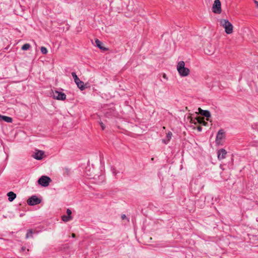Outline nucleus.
<instances>
[{
  "mask_svg": "<svg viewBox=\"0 0 258 258\" xmlns=\"http://www.w3.org/2000/svg\"><path fill=\"white\" fill-rule=\"evenodd\" d=\"M220 26L223 27L226 34H230L233 32L232 24L227 20L220 19L219 20Z\"/></svg>",
  "mask_w": 258,
  "mask_h": 258,
  "instance_id": "1",
  "label": "nucleus"
},
{
  "mask_svg": "<svg viewBox=\"0 0 258 258\" xmlns=\"http://www.w3.org/2000/svg\"><path fill=\"white\" fill-rule=\"evenodd\" d=\"M177 70L181 77H186L189 74V70L185 67V63L183 61H180L178 63Z\"/></svg>",
  "mask_w": 258,
  "mask_h": 258,
  "instance_id": "2",
  "label": "nucleus"
},
{
  "mask_svg": "<svg viewBox=\"0 0 258 258\" xmlns=\"http://www.w3.org/2000/svg\"><path fill=\"white\" fill-rule=\"evenodd\" d=\"M51 181V179L50 177L47 176L43 175L39 178L38 183L43 187H46L49 185Z\"/></svg>",
  "mask_w": 258,
  "mask_h": 258,
  "instance_id": "3",
  "label": "nucleus"
},
{
  "mask_svg": "<svg viewBox=\"0 0 258 258\" xmlns=\"http://www.w3.org/2000/svg\"><path fill=\"white\" fill-rule=\"evenodd\" d=\"M41 200L38 198L36 196H32L27 200V204L30 206H34L40 204Z\"/></svg>",
  "mask_w": 258,
  "mask_h": 258,
  "instance_id": "4",
  "label": "nucleus"
},
{
  "mask_svg": "<svg viewBox=\"0 0 258 258\" xmlns=\"http://www.w3.org/2000/svg\"><path fill=\"white\" fill-rule=\"evenodd\" d=\"M52 96L54 99L59 100H64L66 98V95L65 93L58 91L52 92Z\"/></svg>",
  "mask_w": 258,
  "mask_h": 258,
  "instance_id": "5",
  "label": "nucleus"
},
{
  "mask_svg": "<svg viewBox=\"0 0 258 258\" xmlns=\"http://www.w3.org/2000/svg\"><path fill=\"white\" fill-rule=\"evenodd\" d=\"M212 11L214 13L220 14L221 13V2L220 0H215L212 7Z\"/></svg>",
  "mask_w": 258,
  "mask_h": 258,
  "instance_id": "6",
  "label": "nucleus"
},
{
  "mask_svg": "<svg viewBox=\"0 0 258 258\" xmlns=\"http://www.w3.org/2000/svg\"><path fill=\"white\" fill-rule=\"evenodd\" d=\"M225 138V132L223 130H220L216 136V142L217 144H222L223 140Z\"/></svg>",
  "mask_w": 258,
  "mask_h": 258,
  "instance_id": "7",
  "label": "nucleus"
},
{
  "mask_svg": "<svg viewBox=\"0 0 258 258\" xmlns=\"http://www.w3.org/2000/svg\"><path fill=\"white\" fill-rule=\"evenodd\" d=\"M227 154L226 151L224 149H220L218 151L217 155L218 158L219 160H221L224 159L226 158V155Z\"/></svg>",
  "mask_w": 258,
  "mask_h": 258,
  "instance_id": "8",
  "label": "nucleus"
},
{
  "mask_svg": "<svg viewBox=\"0 0 258 258\" xmlns=\"http://www.w3.org/2000/svg\"><path fill=\"white\" fill-rule=\"evenodd\" d=\"M4 121L8 123H11L13 121V119L11 117L0 114V121Z\"/></svg>",
  "mask_w": 258,
  "mask_h": 258,
  "instance_id": "9",
  "label": "nucleus"
},
{
  "mask_svg": "<svg viewBox=\"0 0 258 258\" xmlns=\"http://www.w3.org/2000/svg\"><path fill=\"white\" fill-rule=\"evenodd\" d=\"M44 152L42 151H38V152L34 153L33 157L37 160H41L43 158Z\"/></svg>",
  "mask_w": 258,
  "mask_h": 258,
  "instance_id": "10",
  "label": "nucleus"
},
{
  "mask_svg": "<svg viewBox=\"0 0 258 258\" xmlns=\"http://www.w3.org/2000/svg\"><path fill=\"white\" fill-rule=\"evenodd\" d=\"M76 85H77V87L82 91L85 90L86 88V87L84 85V83L81 81L80 79H78V81H76L75 82Z\"/></svg>",
  "mask_w": 258,
  "mask_h": 258,
  "instance_id": "11",
  "label": "nucleus"
},
{
  "mask_svg": "<svg viewBox=\"0 0 258 258\" xmlns=\"http://www.w3.org/2000/svg\"><path fill=\"white\" fill-rule=\"evenodd\" d=\"M95 42L96 46H97L100 49L103 50H107V48L103 46L102 42L100 41L99 39H96L95 40Z\"/></svg>",
  "mask_w": 258,
  "mask_h": 258,
  "instance_id": "12",
  "label": "nucleus"
},
{
  "mask_svg": "<svg viewBox=\"0 0 258 258\" xmlns=\"http://www.w3.org/2000/svg\"><path fill=\"white\" fill-rule=\"evenodd\" d=\"M172 136V133L170 132H169L166 135V138L162 140V142L164 144H167L169 143V142L170 141V140H171Z\"/></svg>",
  "mask_w": 258,
  "mask_h": 258,
  "instance_id": "13",
  "label": "nucleus"
},
{
  "mask_svg": "<svg viewBox=\"0 0 258 258\" xmlns=\"http://www.w3.org/2000/svg\"><path fill=\"white\" fill-rule=\"evenodd\" d=\"M8 200L10 202H12L16 198V194L13 191H10L7 194Z\"/></svg>",
  "mask_w": 258,
  "mask_h": 258,
  "instance_id": "14",
  "label": "nucleus"
},
{
  "mask_svg": "<svg viewBox=\"0 0 258 258\" xmlns=\"http://www.w3.org/2000/svg\"><path fill=\"white\" fill-rule=\"evenodd\" d=\"M199 110L201 111V114L202 115L206 117H210L211 116V113L208 110H202L201 108H199Z\"/></svg>",
  "mask_w": 258,
  "mask_h": 258,
  "instance_id": "15",
  "label": "nucleus"
},
{
  "mask_svg": "<svg viewBox=\"0 0 258 258\" xmlns=\"http://www.w3.org/2000/svg\"><path fill=\"white\" fill-rule=\"evenodd\" d=\"M61 219L63 221L65 222H67L70 221V220L73 219V217L72 216H69L68 215H63L61 216Z\"/></svg>",
  "mask_w": 258,
  "mask_h": 258,
  "instance_id": "16",
  "label": "nucleus"
},
{
  "mask_svg": "<svg viewBox=\"0 0 258 258\" xmlns=\"http://www.w3.org/2000/svg\"><path fill=\"white\" fill-rule=\"evenodd\" d=\"M33 230L32 229H29L27 231V234L26 235V238L28 239L29 238H32L33 237Z\"/></svg>",
  "mask_w": 258,
  "mask_h": 258,
  "instance_id": "17",
  "label": "nucleus"
},
{
  "mask_svg": "<svg viewBox=\"0 0 258 258\" xmlns=\"http://www.w3.org/2000/svg\"><path fill=\"white\" fill-rule=\"evenodd\" d=\"M30 47L31 46L29 43H26L22 46V49L23 50H28Z\"/></svg>",
  "mask_w": 258,
  "mask_h": 258,
  "instance_id": "18",
  "label": "nucleus"
},
{
  "mask_svg": "<svg viewBox=\"0 0 258 258\" xmlns=\"http://www.w3.org/2000/svg\"><path fill=\"white\" fill-rule=\"evenodd\" d=\"M41 52L43 54H46L47 53V49L45 47L42 46L41 47Z\"/></svg>",
  "mask_w": 258,
  "mask_h": 258,
  "instance_id": "19",
  "label": "nucleus"
},
{
  "mask_svg": "<svg viewBox=\"0 0 258 258\" xmlns=\"http://www.w3.org/2000/svg\"><path fill=\"white\" fill-rule=\"evenodd\" d=\"M72 76L73 78H74L75 82L76 81H78V79L79 78L78 77V76L76 75V73L72 72Z\"/></svg>",
  "mask_w": 258,
  "mask_h": 258,
  "instance_id": "20",
  "label": "nucleus"
},
{
  "mask_svg": "<svg viewBox=\"0 0 258 258\" xmlns=\"http://www.w3.org/2000/svg\"><path fill=\"white\" fill-rule=\"evenodd\" d=\"M67 214L68 216H71V214H72V211L69 209H68L67 210Z\"/></svg>",
  "mask_w": 258,
  "mask_h": 258,
  "instance_id": "21",
  "label": "nucleus"
},
{
  "mask_svg": "<svg viewBox=\"0 0 258 258\" xmlns=\"http://www.w3.org/2000/svg\"><path fill=\"white\" fill-rule=\"evenodd\" d=\"M100 125L102 128V130H104L105 128V125L103 124V123L102 122H100Z\"/></svg>",
  "mask_w": 258,
  "mask_h": 258,
  "instance_id": "22",
  "label": "nucleus"
},
{
  "mask_svg": "<svg viewBox=\"0 0 258 258\" xmlns=\"http://www.w3.org/2000/svg\"><path fill=\"white\" fill-rule=\"evenodd\" d=\"M65 173L67 174V175H69L70 173V170L68 168H65Z\"/></svg>",
  "mask_w": 258,
  "mask_h": 258,
  "instance_id": "23",
  "label": "nucleus"
},
{
  "mask_svg": "<svg viewBox=\"0 0 258 258\" xmlns=\"http://www.w3.org/2000/svg\"><path fill=\"white\" fill-rule=\"evenodd\" d=\"M121 218L122 220H124L125 219H127L126 216L124 214H122L121 216Z\"/></svg>",
  "mask_w": 258,
  "mask_h": 258,
  "instance_id": "24",
  "label": "nucleus"
},
{
  "mask_svg": "<svg viewBox=\"0 0 258 258\" xmlns=\"http://www.w3.org/2000/svg\"><path fill=\"white\" fill-rule=\"evenodd\" d=\"M254 2L255 4L256 7L258 8V2L256 1H254Z\"/></svg>",
  "mask_w": 258,
  "mask_h": 258,
  "instance_id": "25",
  "label": "nucleus"
},
{
  "mask_svg": "<svg viewBox=\"0 0 258 258\" xmlns=\"http://www.w3.org/2000/svg\"><path fill=\"white\" fill-rule=\"evenodd\" d=\"M163 77L166 80L167 79V77H166V76L165 74H164L163 76Z\"/></svg>",
  "mask_w": 258,
  "mask_h": 258,
  "instance_id": "26",
  "label": "nucleus"
},
{
  "mask_svg": "<svg viewBox=\"0 0 258 258\" xmlns=\"http://www.w3.org/2000/svg\"><path fill=\"white\" fill-rule=\"evenodd\" d=\"M72 237H74H74H76V235H75V234H74V233H72Z\"/></svg>",
  "mask_w": 258,
  "mask_h": 258,
  "instance_id": "27",
  "label": "nucleus"
},
{
  "mask_svg": "<svg viewBox=\"0 0 258 258\" xmlns=\"http://www.w3.org/2000/svg\"><path fill=\"white\" fill-rule=\"evenodd\" d=\"M25 247H22V251L25 250Z\"/></svg>",
  "mask_w": 258,
  "mask_h": 258,
  "instance_id": "28",
  "label": "nucleus"
},
{
  "mask_svg": "<svg viewBox=\"0 0 258 258\" xmlns=\"http://www.w3.org/2000/svg\"><path fill=\"white\" fill-rule=\"evenodd\" d=\"M198 130L200 131H201V130H202V127H198Z\"/></svg>",
  "mask_w": 258,
  "mask_h": 258,
  "instance_id": "29",
  "label": "nucleus"
},
{
  "mask_svg": "<svg viewBox=\"0 0 258 258\" xmlns=\"http://www.w3.org/2000/svg\"><path fill=\"white\" fill-rule=\"evenodd\" d=\"M206 53H207V54H210L209 53H207V52H206Z\"/></svg>",
  "mask_w": 258,
  "mask_h": 258,
  "instance_id": "30",
  "label": "nucleus"
},
{
  "mask_svg": "<svg viewBox=\"0 0 258 258\" xmlns=\"http://www.w3.org/2000/svg\"><path fill=\"white\" fill-rule=\"evenodd\" d=\"M206 53H207V54H210L209 53H207V52H206Z\"/></svg>",
  "mask_w": 258,
  "mask_h": 258,
  "instance_id": "31",
  "label": "nucleus"
}]
</instances>
